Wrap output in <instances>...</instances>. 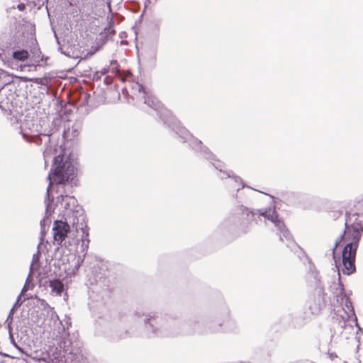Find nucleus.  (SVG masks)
I'll use <instances>...</instances> for the list:
<instances>
[{"mask_svg": "<svg viewBox=\"0 0 363 363\" xmlns=\"http://www.w3.org/2000/svg\"><path fill=\"white\" fill-rule=\"evenodd\" d=\"M317 301H318V308L316 309V312H318L321 310L322 307L325 305V293L323 290L321 289H319L317 291ZM316 297L314 298V301H315Z\"/></svg>", "mask_w": 363, "mask_h": 363, "instance_id": "0eeeda50", "label": "nucleus"}, {"mask_svg": "<svg viewBox=\"0 0 363 363\" xmlns=\"http://www.w3.org/2000/svg\"><path fill=\"white\" fill-rule=\"evenodd\" d=\"M337 213L338 214V216H340L341 215L340 212H337Z\"/></svg>", "mask_w": 363, "mask_h": 363, "instance_id": "dca6fc26", "label": "nucleus"}, {"mask_svg": "<svg viewBox=\"0 0 363 363\" xmlns=\"http://www.w3.org/2000/svg\"><path fill=\"white\" fill-rule=\"evenodd\" d=\"M29 57V53L26 50H16L13 52V58L19 61H25Z\"/></svg>", "mask_w": 363, "mask_h": 363, "instance_id": "6e6552de", "label": "nucleus"}, {"mask_svg": "<svg viewBox=\"0 0 363 363\" xmlns=\"http://www.w3.org/2000/svg\"><path fill=\"white\" fill-rule=\"evenodd\" d=\"M354 208L363 216V198L355 203Z\"/></svg>", "mask_w": 363, "mask_h": 363, "instance_id": "9b49d317", "label": "nucleus"}, {"mask_svg": "<svg viewBox=\"0 0 363 363\" xmlns=\"http://www.w3.org/2000/svg\"><path fill=\"white\" fill-rule=\"evenodd\" d=\"M279 238H280V240L282 242H284V240H286L287 242V243H286L287 247H291L295 245V241H294L291 233L289 232V230L287 228H285L283 230L280 231Z\"/></svg>", "mask_w": 363, "mask_h": 363, "instance_id": "39448f33", "label": "nucleus"}, {"mask_svg": "<svg viewBox=\"0 0 363 363\" xmlns=\"http://www.w3.org/2000/svg\"><path fill=\"white\" fill-rule=\"evenodd\" d=\"M17 7H18V9L20 11H24V10H25V9H26V5H25L24 4H18V6H17Z\"/></svg>", "mask_w": 363, "mask_h": 363, "instance_id": "4468645a", "label": "nucleus"}, {"mask_svg": "<svg viewBox=\"0 0 363 363\" xmlns=\"http://www.w3.org/2000/svg\"><path fill=\"white\" fill-rule=\"evenodd\" d=\"M53 168L48 175L50 184L47 189V194L49 196L50 189L53 184H65L74 176L75 168L69 160L64 161V155H59L54 157Z\"/></svg>", "mask_w": 363, "mask_h": 363, "instance_id": "f03ea898", "label": "nucleus"}, {"mask_svg": "<svg viewBox=\"0 0 363 363\" xmlns=\"http://www.w3.org/2000/svg\"><path fill=\"white\" fill-rule=\"evenodd\" d=\"M70 230L69 225L67 222L55 220L53 224L52 234L55 242L61 245L65 240Z\"/></svg>", "mask_w": 363, "mask_h": 363, "instance_id": "7ed1b4c3", "label": "nucleus"}, {"mask_svg": "<svg viewBox=\"0 0 363 363\" xmlns=\"http://www.w3.org/2000/svg\"><path fill=\"white\" fill-rule=\"evenodd\" d=\"M50 222L49 216H45L43 220L40 221L41 226L44 228V226L47 224V223Z\"/></svg>", "mask_w": 363, "mask_h": 363, "instance_id": "f8f14e48", "label": "nucleus"}, {"mask_svg": "<svg viewBox=\"0 0 363 363\" xmlns=\"http://www.w3.org/2000/svg\"><path fill=\"white\" fill-rule=\"evenodd\" d=\"M243 213L246 214L247 217H250V216L253 217L254 216V213L252 212H250L247 209L244 210Z\"/></svg>", "mask_w": 363, "mask_h": 363, "instance_id": "ddd939ff", "label": "nucleus"}, {"mask_svg": "<svg viewBox=\"0 0 363 363\" xmlns=\"http://www.w3.org/2000/svg\"><path fill=\"white\" fill-rule=\"evenodd\" d=\"M259 214L264 218H266L267 220H271L273 222L277 217V215L276 214L275 211H272L271 209L266 210V211H259Z\"/></svg>", "mask_w": 363, "mask_h": 363, "instance_id": "1a4fd4ad", "label": "nucleus"}, {"mask_svg": "<svg viewBox=\"0 0 363 363\" xmlns=\"http://www.w3.org/2000/svg\"><path fill=\"white\" fill-rule=\"evenodd\" d=\"M276 219L272 222L274 223L275 226L278 228V230L280 231L283 230L284 229L286 228L284 223L279 220L278 218V216L275 218Z\"/></svg>", "mask_w": 363, "mask_h": 363, "instance_id": "9d476101", "label": "nucleus"}, {"mask_svg": "<svg viewBox=\"0 0 363 363\" xmlns=\"http://www.w3.org/2000/svg\"><path fill=\"white\" fill-rule=\"evenodd\" d=\"M360 215L362 214L356 210L355 212H350L347 214L344 233L333 249V257L336 266L338 267L335 250L338 246L344 245L342 250L341 270L347 275L352 274L356 270V253L363 232V220H360Z\"/></svg>", "mask_w": 363, "mask_h": 363, "instance_id": "f257e3e1", "label": "nucleus"}, {"mask_svg": "<svg viewBox=\"0 0 363 363\" xmlns=\"http://www.w3.org/2000/svg\"><path fill=\"white\" fill-rule=\"evenodd\" d=\"M108 72L107 69H103L101 72L102 74H106Z\"/></svg>", "mask_w": 363, "mask_h": 363, "instance_id": "2eb2a0df", "label": "nucleus"}, {"mask_svg": "<svg viewBox=\"0 0 363 363\" xmlns=\"http://www.w3.org/2000/svg\"><path fill=\"white\" fill-rule=\"evenodd\" d=\"M50 287L52 289V291L56 292L58 295H60L64 289L62 282L58 279L50 281Z\"/></svg>", "mask_w": 363, "mask_h": 363, "instance_id": "423d86ee", "label": "nucleus"}, {"mask_svg": "<svg viewBox=\"0 0 363 363\" xmlns=\"http://www.w3.org/2000/svg\"><path fill=\"white\" fill-rule=\"evenodd\" d=\"M137 89L139 94L138 97L143 99L144 103L147 106L155 110H159L163 107V104L155 96L147 92L141 84H138Z\"/></svg>", "mask_w": 363, "mask_h": 363, "instance_id": "20e7f679", "label": "nucleus"}]
</instances>
